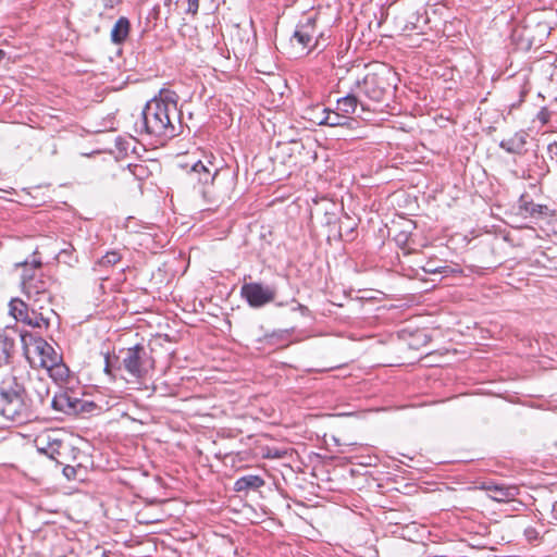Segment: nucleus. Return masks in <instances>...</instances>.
<instances>
[{
	"label": "nucleus",
	"mask_w": 557,
	"mask_h": 557,
	"mask_svg": "<svg viewBox=\"0 0 557 557\" xmlns=\"http://www.w3.org/2000/svg\"><path fill=\"white\" fill-rule=\"evenodd\" d=\"M49 376L59 385H66L70 382V369L65 363L62 362L61 356L58 362L52 361L46 367Z\"/></svg>",
	"instance_id": "16"
},
{
	"label": "nucleus",
	"mask_w": 557,
	"mask_h": 557,
	"mask_svg": "<svg viewBox=\"0 0 557 557\" xmlns=\"http://www.w3.org/2000/svg\"><path fill=\"white\" fill-rule=\"evenodd\" d=\"M546 151L549 161L557 166V143L548 144Z\"/></svg>",
	"instance_id": "25"
},
{
	"label": "nucleus",
	"mask_w": 557,
	"mask_h": 557,
	"mask_svg": "<svg viewBox=\"0 0 557 557\" xmlns=\"http://www.w3.org/2000/svg\"><path fill=\"white\" fill-rule=\"evenodd\" d=\"M187 13L196 15L199 9V0H188Z\"/></svg>",
	"instance_id": "26"
},
{
	"label": "nucleus",
	"mask_w": 557,
	"mask_h": 557,
	"mask_svg": "<svg viewBox=\"0 0 557 557\" xmlns=\"http://www.w3.org/2000/svg\"><path fill=\"white\" fill-rule=\"evenodd\" d=\"M322 119H319L318 125H326L331 127H350L354 120L341 113L338 110L321 109Z\"/></svg>",
	"instance_id": "13"
},
{
	"label": "nucleus",
	"mask_w": 557,
	"mask_h": 557,
	"mask_svg": "<svg viewBox=\"0 0 557 557\" xmlns=\"http://www.w3.org/2000/svg\"><path fill=\"white\" fill-rule=\"evenodd\" d=\"M82 467L65 466L63 468V474L67 480H82L79 473L83 472Z\"/></svg>",
	"instance_id": "24"
},
{
	"label": "nucleus",
	"mask_w": 557,
	"mask_h": 557,
	"mask_svg": "<svg viewBox=\"0 0 557 557\" xmlns=\"http://www.w3.org/2000/svg\"><path fill=\"white\" fill-rule=\"evenodd\" d=\"M28 407L22 395L10 386H0V414L16 418L27 413Z\"/></svg>",
	"instance_id": "6"
},
{
	"label": "nucleus",
	"mask_w": 557,
	"mask_h": 557,
	"mask_svg": "<svg viewBox=\"0 0 557 557\" xmlns=\"http://www.w3.org/2000/svg\"><path fill=\"white\" fill-rule=\"evenodd\" d=\"M42 262L41 259L38 257L37 252H34L30 259H27L23 262H16L15 267L22 269V283L24 282V275L26 274H39L41 269Z\"/></svg>",
	"instance_id": "20"
},
{
	"label": "nucleus",
	"mask_w": 557,
	"mask_h": 557,
	"mask_svg": "<svg viewBox=\"0 0 557 557\" xmlns=\"http://www.w3.org/2000/svg\"><path fill=\"white\" fill-rule=\"evenodd\" d=\"M4 55H5V52L0 49V61L4 58Z\"/></svg>",
	"instance_id": "34"
},
{
	"label": "nucleus",
	"mask_w": 557,
	"mask_h": 557,
	"mask_svg": "<svg viewBox=\"0 0 557 557\" xmlns=\"http://www.w3.org/2000/svg\"><path fill=\"white\" fill-rule=\"evenodd\" d=\"M293 40H296L302 49H312L317 44L315 18L308 16L300 22L293 35Z\"/></svg>",
	"instance_id": "8"
},
{
	"label": "nucleus",
	"mask_w": 557,
	"mask_h": 557,
	"mask_svg": "<svg viewBox=\"0 0 557 557\" xmlns=\"http://www.w3.org/2000/svg\"><path fill=\"white\" fill-rule=\"evenodd\" d=\"M447 269V265H438L433 260L426 261V263L422 267V270L428 274L445 273Z\"/></svg>",
	"instance_id": "23"
},
{
	"label": "nucleus",
	"mask_w": 557,
	"mask_h": 557,
	"mask_svg": "<svg viewBox=\"0 0 557 557\" xmlns=\"http://www.w3.org/2000/svg\"><path fill=\"white\" fill-rule=\"evenodd\" d=\"M264 483V480L260 475L248 474L235 481L234 491L237 493L257 491L262 487Z\"/></svg>",
	"instance_id": "18"
},
{
	"label": "nucleus",
	"mask_w": 557,
	"mask_h": 557,
	"mask_svg": "<svg viewBox=\"0 0 557 557\" xmlns=\"http://www.w3.org/2000/svg\"><path fill=\"white\" fill-rule=\"evenodd\" d=\"M546 115L547 114L544 111H541L540 114H539V117L543 121V123H546V121H547Z\"/></svg>",
	"instance_id": "31"
},
{
	"label": "nucleus",
	"mask_w": 557,
	"mask_h": 557,
	"mask_svg": "<svg viewBox=\"0 0 557 557\" xmlns=\"http://www.w3.org/2000/svg\"><path fill=\"white\" fill-rule=\"evenodd\" d=\"M395 74L388 67H380L374 72H369L361 81L356 82L357 94H362L370 100L381 102L392 87V78Z\"/></svg>",
	"instance_id": "2"
},
{
	"label": "nucleus",
	"mask_w": 557,
	"mask_h": 557,
	"mask_svg": "<svg viewBox=\"0 0 557 557\" xmlns=\"http://www.w3.org/2000/svg\"><path fill=\"white\" fill-rule=\"evenodd\" d=\"M121 260V255L116 250L108 251L104 256H102L98 264L102 267H111L116 264Z\"/></svg>",
	"instance_id": "22"
},
{
	"label": "nucleus",
	"mask_w": 557,
	"mask_h": 557,
	"mask_svg": "<svg viewBox=\"0 0 557 557\" xmlns=\"http://www.w3.org/2000/svg\"><path fill=\"white\" fill-rule=\"evenodd\" d=\"M52 408L57 411L63 412L67 416H74L83 411H90L96 405L90 401H85L77 398H72L67 393H61L53 397Z\"/></svg>",
	"instance_id": "7"
},
{
	"label": "nucleus",
	"mask_w": 557,
	"mask_h": 557,
	"mask_svg": "<svg viewBox=\"0 0 557 557\" xmlns=\"http://www.w3.org/2000/svg\"><path fill=\"white\" fill-rule=\"evenodd\" d=\"M482 488L487 492L491 499L498 503L512 502L519 494V488L515 485L484 484Z\"/></svg>",
	"instance_id": "12"
},
{
	"label": "nucleus",
	"mask_w": 557,
	"mask_h": 557,
	"mask_svg": "<svg viewBox=\"0 0 557 557\" xmlns=\"http://www.w3.org/2000/svg\"><path fill=\"white\" fill-rule=\"evenodd\" d=\"M219 170L213 169V172L207 168L201 161L196 162L190 172L188 173L190 180H197L200 184H208L214 181Z\"/></svg>",
	"instance_id": "17"
},
{
	"label": "nucleus",
	"mask_w": 557,
	"mask_h": 557,
	"mask_svg": "<svg viewBox=\"0 0 557 557\" xmlns=\"http://www.w3.org/2000/svg\"><path fill=\"white\" fill-rule=\"evenodd\" d=\"M106 364H104V372L109 375H111V362H110V356L106 355L104 357Z\"/></svg>",
	"instance_id": "28"
},
{
	"label": "nucleus",
	"mask_w": 557,
	"mask_h": 557,
	"mask_svg": "<svg viewBox=\"0 0 557 557\" xmlns=\"http://www.w3.org/2000/svg\"><path fill=\"white\" fill-rule=\"evenodd\" d=\"M30 306L32 315H34V318L28 321V325L40 330L49 329L52 318L55 317V312L51 308V305H36L35 302H30Z\"/></svg>",
	"instance_id": "10"
},
{
	"label": "nucleus",
	"mask_w": 557,
	"mask_h": 557,
	"mask_svg": "<svg viewBox=\"0 0 557 557\" xmlns=\"http://www.w3.org/2000/svg\"><path fill=\"white\" fill-rule=\"evenodd\" d=\"M358 95L357 90L354 89L350 94L337 99L336 110L350 117L356 113L359 104L361 106V109L364 110V106L359 101Z\"/></svg>",
	"instance_id": "15"
},
{
	"label": "nucleus",
	"mask_w": 557,
	"mask_h": 557,
	"mask_svg": "<svg viewBox=\"0 0 557 557\" xmlns=\"http://www.w3.org/2000/svg\"><path fill=\"white\" fill-rule=\"evenodd\" d=\"M202 417H214V413H203Z\"/></svg>",
	"instance_id": "35"
},
{
	"label": "nucleus",
	"mask_w": 557,
	"mask_h": 557,
	"mask_svg": "<svg viewBox=\"0 0 557 557\" xmlns=\"http://www.w3.org/2000/svg\"><path fill=\"white\" fill-rule=\"evenodd\" d=\"M17 332L13 327L0 329V367L8 364L15 351Z\"/></svg>",
	"instance_id": "11"
},
{
	"label": "nucleus",
	"mask_w": 557,
	"mask_h": 557,
	"mask_svg": "<svg viewBox=\"0 0 557 557\" xmlns=\"http://www.w3.org/2000/svg\"><path fill=\"white\" fill-rule=\"evenodd\" d=\"M351 413H348V412H338V413H335V414H331L332 417H338V418H342V417H348L350 416Z\"/></svg>",
	"instance_id": "32"
},
{
	"label": "nucleus",
	"mask_w": 557,
	"mask_h": 557,
	"mask_svg": "<svg viewBox=\"0 0 557 557\" xmlns=\"http://www.w3.org/2000/svg\"><path fill=\"white\" fill-rule=\"evenodd\" d=\"M528 134L524 131L517 132L513 136L503 139L499 147L509 153L521 154L525 150Z\"/></svg>",
	"instance_id": "14"
},
{
	"label": "nucleus",
	"mask_w": 557,
	"mask_h": 557,
	"mask_svg": "<svg viewBox=\"0 0 557 557\" xmlns=\"http://www.w3.org/2000/svg\"><path fill=\"white\" fill-rule=\"evenodd\" d=\"M542 209H543L542 206L531 203V208H527V211H529L531 214H534V213H541Z\"/></svg>",
	"instance_id": "27"
},
{
	"label": "nucleus",
	"mask_w": 557,
	"mask_h": 557,
	"mask_svg": "<svg viewBox=\"0 0 557 557\" xmlns=\"http://www.w3.org/2000/svg\"><path fill=\"white\" fill-rule=\"evenodd\" d=\"M136 129L159 138H173L182 132L181 111L177 108V95L161 90L158 97L149 100L143 109Z\"/></svg>",
	"instance_id": "1"
},
{
	"label": "nucleus",
	"mask_w": 557,
	"mask_h": 557,
	"mask_svg": "<svg viewBox=\"0 0 557 557\" xmlns=\"http://www.w3.org/2000/svg\"><path fill=\"white\" fill-rule=\"evenodd\" d=\"M53 280L50 276L39 274L24 275L23 292L30 302L51 305Z\"/></svg>",
	"instance_id": "4"
},
{
	"label": "nucleus",
	"mask_w": 557,
	"mask_h": 557,
	"mask_svg": "<svg viewBox=\"0 0 557 557\" xmlns=\"http://www.w3.org/2000/svg\"><path fill=\"white\" fill-rule=\"evenodd\" d=\"M276 287L264 285L260 282L244 283L240 287V296L252 308H261L276 298Z\"/></svg>",
	"instance_id": "5"
},
{
	"label": "nucleus",
	"mask_w": 557,
	"mask_h": 557,
	"mask_svg": "<svg viewBox=\"0 0 557 557\" xmlns=\"http://www.w3.org/2000/svg\"><path fill=\"white\" fill-rule=\"evenodd\" d=\"M33 354L34 359L30 360V362L41 368L48 367L49 363H52V361L58 362L60 357V355L54 350V348L41 337L34 339Z\"/></svg>",
	"instance_id": "9"
},
{
	"label": "nucleus",
	"mask_w": 557,
	"mask_h": 557,
	"mask_svg": "<svg viewBox=\"0 0 557 557\" xmlns=\"http://www.w3.org/2000/svg\"><path fill=\"white\" fill-rule=\"evenodd\" d=\"M122 366L133 380L145 379L154 368L151 354L141 345H135L124 351Z\"/></svg>",
	"instance_id": "3"
},
{
	"label": "nucleus",
	"mask_w": 557,
	"mask_h": 557,
	"mask_svg": "<svg viewBox=\"0 0 557 557\" xmlns=\"http://www.w3.org/2000/svg\"><path fill=\"white\" fill-rule=\"evenodd\" d=\"M28 305L21 299H12L10 301V313L15 320L27 318Z\"/></svg>",
	"instance_id": "21"
},
{
	"label": "nucleus",
	"mask_w": 557,
	"mask_h": 557,
	"mask_svg": "<svg viewBox=\"0 0 557 557\" xmlns=\"http://www.w3.org/2000/svg\"><path fill=\"white\" fill-rule=\"evenodd\" d=\"M131 29V23L127 17H120L112 30H111V40L113 44L120 45L127 38Z\"/></svg>",
	"instance_id": "19"
},
{
	"label": "nucleus",
	"mask_w": 557,
	"mask_h": 557,
	"mask_svg": "<svg viewBox=\"0 0 557 557\" xmlns=\"http://www.w3.org/2000/svg\"><path fill=\"white\" fill-rule=\"evenodd\" d=\"M319 119H322L321 111L317 113L314 122L318 124Z\"/></svg>",
	"instance_id": "33"
},
{
	"label": "nucleus",
	"mask_w": 557,
	"mask_h": 557,
	"mask_svg": "<svg viewBox=\"0 0 557 557\" xmlns=\"http://www.w3.org/2000/svg\"><path fill=\"white\" fill-rule=\"evenodd\" d=\"M34 315H32V307L28 308V311H27V318L26 319H21L20 321L24 322L25 324L28 325V321L29 320H33Z\"/></svg>",
	"instance_id": "30"
},
{
	"label": "nucleus",
	"mask_w": 557,
	"mask_h": 557,
	"mask_svg": "<svg viewBox=\"0 0 557 557\" xmlns=\"http://www.w3.org/2000/svg\"><path fill=\"white\" fill-rule=\"evenodd\" d=\"M74 250V247L69 244L66 248L60 250V256L70 255Z\"/></svg>",
	"instance_id": "29"
}]
</instances>
